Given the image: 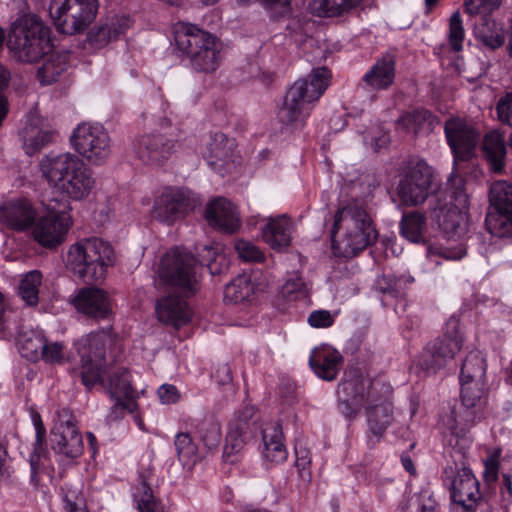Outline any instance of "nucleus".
<instances>
[{"mask_svg": "<svg viewBox=\"0 0 512 512\" xmlns=\"http://www.w3.org/2000/svg\"><path fill=\"white\" fill-rule=\"evenodd\" d=\"M262 237L272 249L281 251L291 243V224L285 216L271 218L262 229Z\"/></svg>", "mask_w": 512, "mask_h": 512, "instance_id": "nucleus-34", "label": "nucleus"}, {"mask_svg": "<svg viewBox=\"0 0 512 512\" xmlns=\"http://www.w3.org/2000/svg\"><path fill=\"white\" fill-rule=\"evenodd\" d=\"M395 56L385 54L378 59L364 74L361 85L369 91H380L388 89L395 79Z\"/></svg>", "mask_w": 512, "mask_h": 512, "instance_id": "nucleus-25", "label": "nucleus"}, {"mask_svg": "<svg viewBox=\"0 0 512 512\" xmlns=\"http://www.w3.org/2000/svg\"><path fill=\"white\" fill-rule=\"evenodd\" d=\"M136 157L147 165H162L175 151L174 140L163 134H148L133 142Z\"/></svg>", "mask_w": 512, "mask_h": 512, "instance_id": "nucleus-19", "label": "nucleus"}, {"mask_svg": "<svg viewBox=\"0 0 512 512\" xmlns=\"http://www.w3.org/2000/svg\"><path fill=\"white\" fill-rule=\"evenodd\" d=\"M437 502L431 494L423 491L414 494L408 501L407 512H435Z\"/></svg>", "mask_w": 512, "mask_h": 512, "instance_id": "nucleus-52", "label": "nucleus"}, {"mask_svg": "<svg viewBox=\"0 0 512 512\" xmlns=\"http://www.w3.org/2000/svg\"><path fill=\"white\" fill-rule=\"evenodd\" d=\"M482 155L489 169L495 174H502L506 166L507 147L503 135L492 130L482 140Z\"/></svg>", "mask_w": 512, "mask_h": 512, "instance_id": "nucleus-29", "label": "nucleus"}, {"mask_svg": "<svg viewBox=\"0 0 512 512\" xmlns=\"http://www.w3.org/2000/svg\"><path fill=\"white\" fill-rule=\"evenodd\" d=\"M363 0H315L314 12L320 17L342 16L361 4Z\"/></svg>", "mask_w": 512, "mask_h": 512, "instance_id": "nucleus-43", "label": "nucleus"}, {"mask_svg": "<svg viewBox=\"0 0 512 512\" xmlns=\"http://www.w3.org/2000/svg\"><path fill=\"white\" fill-rule=\"evenodd\" d=\"M40 359L50 364H61L65 361L64 345L61 342L49 343L45 338V348H43Z\"/></svg>", "mask_w": 512, "mask_h": 512, "instance_id": "nucleus-56", "label": "nucleus"}, {"mask_svg": "<svg viewBox=\"0 0 512 512\" xmlns=\"http://www.w3.org/2000/svg\"><path fill=\"white\" fill-rule=\"evenodd\" d=\"M52 449L67 458H77L84 450L82 436L76 421L68 408L57 411L55 424L51 430Z\"/></svg>", "mask_w": 512, "mask_h": 512, "instance_id": "nucleus-16", "label": "nucleus"}, {"mask_svg": "<svg viewBox=\"0 0 512 512\" xmlns=\"http://www.w3.org/2000/svg\"><path fill=\"white\" fill-rule=\"evenodd\" d=\"M132 24L129 16L126 15H112L91 28L87 34V41L95 48H102L110 41L117 39L123 34Z\"/></svg>", "mask_w": 512, "mask_h": 512, "instance_id": "nucleus-23", "label": "nucleus"}, {"mask_svg": "<svg viewBox=\"0 0 512 512\" xmlns=\"http://www.w3.org/2000/svg\"><path fill=\"white\" fill-rule=\"evenodd\" d=\"M487 364L479 351L469 352L460 369V382L485 383Z\"/></svg>", "mask_w": 512, "mask_h": 512, "instance_id": "nucleus-38", "label": "nucleus"}, {"mask_svg": "<svg viewBox=\"0 0 512 512\" xmlns=\"http://www.w3.org/2000/svg\"><path fill=\"white\" fill-rule=\"evenodd\" d=\"M11 80L9 69L0 63V126L8 113L7 99L4 96V90L8 87Z\"/></svg>", "mask_w": 512, "mask_h": 512, "instance_id": "nucleus-60", "label": "nucleus"}, {"mask_svg": "<svg viewBox=\"0 0 512 512\" xmlns=\"http://www.w3.org/2000/svg\"><path fill=\"white\" fill-rule=\"evenodd\" d=\"M114 401L113 406L107 415L109 422L117 421L122 419L126 412L133 413L137 408L135 398H111Z\"/></svg>", "mask_w": 512, "mask_h": 512, "instance_id": "nucleus-54", "label": "nucleus"}, {"mask_svg": "<svg viewBox=\"0 0 512 512\" xmlns=\"http://www.w3.org/2000/svg\"><path fill=\"white\" fill-rule=\"evenodd\" d=\"M334 319L327 310L313 311L308 317V323L315 328H327L332 326Z\"/></svg>", "mask_w": 512, "mask_h": 512, "instance_id": "nucleus-61", "label": "nucleus"}, {"mask_svg": "<svg viewBox=\"0 0 512 512\" xmlns=\"http://www.w3.org/2000/svg\"><path fill=\"white\" fill-rule=\"evenodd\" d=\"M110 341L108 331L102 329L82 337L77 342L81 362L82 383L91 389L100 381L110 398H135L130 372L123 367L113 369L107 377H102L105 366L106 345Z\"/></svg>", "mask_w": 512, "mask_h": 512, "instance_id": "nucleus-2", "label": "nucleus"}, {"mask_svg": "<svg viewBox=\"0 0 512 512\" xmlns=\"http://www.w3.org/2000/svg\"><path fill=\"white\" fill-rule=\"evenodd\" d=\"M73 304L78 312L96 320L108 319L112 315L109 295L97 287L81 288L74 297Z\"/></svg>", "mask_w": 512, "mask_h": 512, "instance_id": "nucleus-21", "label": "nucleus"}, {"mask_svg": "<svg viewBox=\"0 0 512 512\" xmlns=\"http://www.w3.org/2000/svg\"><path fill=\"white\" fill-rule=\"evenodd\" d=\"M438 223L448 240H462L468 232V220L465 211L443 206L436 215Z\"/></svg>", "mask_w": 512, "mask_h": 512, "instance_id": "nucleus-32", "label": "nucleus"}, {"mask_svg": "<svg viewBox=\"0 0 512 512\" xmlns=\"http://www.w3.org/2000/svg\"><path fill=\"white\" fill-rule=\"evenodd\" d=\"M282 295L289 299L295 300L306 295V284L299 275L287 279L282 286Z\"/></svg>", "mask_w": 512, "mask_h": 512, "instance_id": "nucleus-55", "label": "nucleus"}, {"mask_svg": "<svg viewBox=\"0 0 512 512\" xmlns=\"http://www.w3.org/2000/svg\"><path fill=\"white\" fill-rule=\"evenodd\" d=\"M83 163V160L77 155L66 152L44 156L39 166L42 176L47 180L49 185L58 189L76 169L81 168Z\"/></svg>", "mask_w": 512, "mask_h": 512, "instance_id": "nucleus-20", "label": "nucleus"}, {"mask_svg": "<svg viewBox=\"0 0 512 512\" xmlns=\"http://www.w3.org/2000/svg\"><path fill=\"white\" fill-rule=\"evenodd\" d=\"M174 445L179 461L183 467L191 469L207 455L199 449L189 433L181 432L175 436Z\"/></svg>", "mask_w": 512, "mask_h": 512, "instance_id": "nucleus-36", "label": "nucleus"}, {"mask_svg": "<svg viewBox=\"0 0 512 512\" xmlns=\"http://www.w3.org/2000/svg\"><path fill=\"white\" fill-rule=\"evenodd\" d=\"M377 232L367 211L358 201L340 207L331 228L332 249L335 255L351 258L373 244Z\"/></svg>", "mask_w": 512, "mask_h": 512, "instance_id": "nucleus-3", "label": "nucleus"}, {"mask_svg": "<svg viewBox=\"0 0 512 512\" xmlns=\"http://www.w3.org/2000/svg\"><path fill=\"white\" fill-rule=\"evenodd\" d=\"M42 283V274L38 270L30 271L21 280L19 295L28 306H35L39 302V287Z\"/></svg>", "mask_w": 512, "mask_h": 512, "instance_id": "nucleus-48", "label": "nucleus"}, {"mask_svg": "<svg viewBox=\"0 0 512 512\" xmlns=\"http://www.w3.org/2000/svg\"><path fill=\"white\" fill-rule=\"evenodd\" d=\"M19 351L29 361H37L45 348V337L39 331L23 333L19 338Z\"/></svg>", "mask_w": 512, "mask_h": 512, "instance_id": "nucleus-44", "label": "nucleus"}, {"mask_svg": "<svg viewBox=\"0 0 512 512\" xmlns=\"http://www.w3.org/2000/svg\"><path fill=\"white\" fill-rule=\"evenodd\" d=\"M448 197L449 203L445 206H448L450 209H457L465 211L469 206V197L462 185H454L448 189Z\"/></svg>", "mask_w": 512, "mask_h": 512, "instance_id": "nucleus-57", "label": "nucleus"}, {"mask_svg": "<svg viewBox=\"0 0 512 512\" xmlns=\"http://www.w3.org/2000/svg\"><path fill=\"white\" fill-rule=\"evenodd\" d=\"M474 34L481 48L489 52H494L505 44L504 29L487 19H482V23L475 27Z\"/></svg>", "mask_w": 512, "mask_h": 512, "instance_id": "nucleus-35", "label": "nucleus"}, {"mask_svg": "<svg viewBox=\"0 0 512 512\" xmlns=\"http://www.w3.org/2000/svg\"><path fill=\"white\" fill-rule=\"evenodd\" d=\"M21 137L25 153L32 156L53 141L54 133L30 122L21 131Z\"/></svg>", "mask_w": 512, "mask_h": 512, "instance_id": "nucleus-37", "label": "nucleus"}, {"mask_svg": "<svg viewBox=\"0 0 512 512\" xmlns=\"http://www.w3.org/2000/svg\"><path fill=\"white\" fill-rule=\"evenodd\" d=\"M453 463L443 469V479L450 486L452 502L457 512H476L482 503L479 481L464 461V455L456 451L451 455Z\"/></svg>", "mask_w": 512, "mask_h": 512, "instance_id": "nucleus-8", "label": "nucleus"}, {"mask_svg": "<svg viewBox=\"0 0 512 512\" xmlns=\"http://www.w3.org/2000/svg\"><path fill=\"white\" fill-rule=\"evenodd\" d=\"M70 142L73 149L92 165H102L111 154V138L108 131L99 124H79Z\"/></svg>", "mask_w": 512, "mask_h": 512, "instance_id": "nucleus-11", "label": "nucleus"}, {"mask_svg": "<svg viewBox=\"0 0 512 512\" xmlns=\"http://www.w3.org/2000/svg\"><path fill=\"white\" fill-rule=\"evenodd\" d=\"M343 364V356L330 346H322L312 351L309 357V365L314 373L326 380L336 379Z\"/></svg>", "mask_w": 512, "mask_h": 512, "instance_id": "nucleus-27", "label": "nucleus"}, {"mask_svg": "<svg viewBox=\"0 0 512 512\" xmlns=\"http://www.w3.org/2000/svg\"><path fill=\"white\" fill-rule=\"evenodd\" d=\"M181 294H168L156 303V314L160 322L179 328L191 319V310Z\"/></svg>", "mask_w": 512, "mask_h": 512, "instance_id": "nucleus-24", "label": "nucleus"}, {"mask_svg": "<svg viewBox=\"0 0 512 512\" xmlns=\"http://www.w3.org/2000/svg\"><path fill=\"white\" fill-rule=\"evenodd\" d=\"M255 410L252 406H245L240 409L231 420L230 424H238L239 426H246L247 432H251L250 420L253 418Z\"/></svg>", "mask_w": 512, "mask_h": 512, "instance_id": "nucleus-63", "label": "nucleus"}, {"mask_svg": "<svg viewBox=\"0 0 512 512\" xmlns=\"http://www.w3.org/2000/svg\"><path fill=\"white\" fill-rule=\"evenodd\" d=\"M444 133L454 162H467L476 155L480 133L465 119L450 117L444 124Z\"/></svg>", "mask_w": 512, "mask_h": 512, "instance_id": "nucleus-15", "label": "nucleus"}, {"mask_svg": "<svg viewBox=\"0 0 512 512\" xmlns=\"http://www.w3.org/2000/svg\"><path fill=\"white\" fill-rule=\"evenodd\" d=\"M174 39L177 48L188 58L207 50L222 48L221 41L215 35L186 22L175 25Z\"/></svg>", "mask_w": 512, "mask_h": 512, "instance_id": "nucleus-18", "label": "nucleus"}, {"mask_svg": "<svg viewBox=\"0 0 512 512\" xmlns=\"http://www.w3.org/2000/svg\"><path fill=\"white\" fill-rule=\"evenodd\" d=\"M37 211L27 199L10 200L0 205V223L6 228L22 232L31 228Z\"/></svg>", "mask_w": 512, "mask_h": 512, "instance_id": "nucleus-22", "label": "nucleus"}, {"mask_svg": "<svg viewBox=\"0 0 512 512\" xmlns=\"http://www.w3.org/2000/svg\"><path fill=\"white\" fill-rule=\"evenodd\" d=\"M464 35L461 15L459 12H454L450 17L448 39L455 52L462 50Z\"/></svg>", "mask_w": 512, "mask_h": 512, "instance_id": "nucleus-53", "label": "nucleus"}, {"mask_svg": "<svg viewBox=\"0 0 512 512\" xmlns=\"http://www.w3.org/2000/svg\"><path fill=\"white\" fill-rule=\"evenodd\" d=\"M498 120L507 126L512 127V92L502 96L496 104Z\"/></svg>", "mask_w": 512, "mask_h": 512, "instance_id": "nucleus-58", "label": "nucleus"}, {"mask_svg": "<svg viewBox=\"0 0 512 512\" xmlns=\"http://www.w3.org/2000/svg\"><path fill=\"white\" fill-rule=\"evenodd\" d=\"M140 486L134 493L139 512H164L163 507L156 501L150 483L144 474H140Z\"/></svg>", "mask_w": 512, "mask_h": 512, "instance_id": "nucleus-47", "label": "nucleus"}, {"mask_svg": "<svg viewBox=\"0 0 512 512\" xmlns=\"http://www.w3.org/2000/svg\"><path fill=\"white\" fill-rule=\"evenodd\" d=\"M205 214L208 223L221 231L233 233L240 226L236 207L223 197L212 200L207 205Z\"/></svg>", "mask_w": 512, "mask_h": 512, "instance_id": "nucleus-26", "label": "nucleus"}, {"mask_svg": "<svg viewBox=\"0 0 512 512\" xmlns=\"http://www.w3.org/2000/svg\"><path fill=\"white\" fill-rule=\"evenodd\" d=\"M200 268V262L192 253L185 249H172L161 259L159 282L182 296H193L200 288Z\"/></svg>", "mask_w": 512, "mask_h": 512, "instance_id": "nucleus-7", "label": "nucleus"}, {"mask_svg": "<svg viewBox=\"0 0 512 512\" xmlns=\"http://www.w3.org/2000/svg\"><path fill=\"white\" fill-rule=\"evenodd\" d=\"M461 401L466 408H476L481 405L484 396L485 383H474V381L460 382Z\"/></svg>", "mask_w": 512, "mask_h": 512, "instance_id": "nucleus-50", "label": "nucleus"}, {"mask_svg": "<svg viewBox=\"0 0 512 512\" xmlns=\"http://www.w3.org/2000/svg\"><path fill=\"white\" fill-rule=\"evenodd\" d=\"M116 262L113 246L99 237H85L67 250V268L85 283H98L106 278L108 269Z\"/></svg>", "mask_w": 512, "mask_h": 512, "instance_id": "nucleus-5", "label": "nucleus"}, {"mask_svg": "<svg viewBox=\"0 0 512 512\" xmlns=\"http://www.w3.org/2000/svg\"><path fill=\"white\" fill-rule=\"evenodd\" d=\"M194 206L195 202L189 191L168 187L154 202L152 216L162 223L172 225L183 218Z\"/></svg>", "mask_w": 512, "mask_h": 512, "instance_id": "nucleus-17", "label": "nucleus"}, {"mask_svg": "<svg viewBox=\"0 0 512 512\" xmlns=\"http://www.w3.org/2000/svg\"><path fill=\"white\" fill-rule=\"evenodd\" d=\"M206 453L216 450L221 442V425L213 416H205L195 427Z\"/></svg>", "mask_w": 512, "mask_h": 512, "instance_id": "nucleus-39", "label": "nucleus"}, {"mask_svg": "<svg viewBox=\"0 0 512 512\" xmlns=\"http://www.w3.org/2000/svg\"><path fill=\"white\" fill-rule=\"evenodd\" d=\"M8 47L17 61L37 62L52 48L50 29L38 16L23 15L11 27Z\"/></svg>", "mask_w": 512, "mask_h": 512, "instance_id": "nucleus-6", "label": "nucleus"}, {"mask_svg": "<svg viewBox=\"0 0 512 512\" xmlns=\"http://www.w3.org/2000/svg\"><path fill=\"white\" fill-rule=\"evenodd\" d=\"M437 123L438 118L432 112L421 108L402 115L397 121V126L414 136H418L431 133Z\"/></svg>", "mask_w": 512, "mask_h": 512, "instance_id": "nucleus-33", "label": "nucleus"}, {"mask_svg": "<svg viewBox=\"0 0 512 512\" xmlns=\"http://www.w3.org/2000/svg\"><path fill=\"white\" fill-rule=\"evenodd\" d=\"M263 457L274 464L283 463L288 456L285 444L283 443L282 427L279 423L267 425L262 432Z\"/></svg>", "mask_w": 512, "mask_h": 512, "instance_id": "nucleus-31", "label": "nucleus"}, {"mask_svg": "<svg viewBox=\"0 0 512 512\" xmlns=\"http://www.w3.org/2000/svg\"><path fill=\"white\" fill-rule=\"evenodd\" d=\"M412 277H395L392 275H382L376 281V288L379 292L392 295L394 297L401 296L408 284L413 282Z\"/></svg>", "mask_w": 512, "mask_h": 512, "instance_id": "nucleus-49", "label": "nucleus"}, {"mask_svg": "<svg viewBox=\"0 0 512 512\" xmlns=\"http://www.w3.org/2000/svg\"><path fill=\"white\" fill-rule=\"evenodd\" d=\"M70 210L69 204H66L62 210L48 207L47 213L36 218L31 227L33 239L46 249H56L60 246L73 224Z\"/></svg>", "mask_w": 512, "mask_h": 512, "instance_id": "nucleus-13", "label": "nucleus"}, {"mask_svg": "<svg viewBox=\"0 0 512 512\" xmlns=\"http://www.w3.org/2000/svg\"><path fill=\"white\" fill-rule=\"evenodd\" d=\"M65 57L59 54H50L38 68L37 76L42 84L50 85L58 80L66 70Z\"/></svg>", "mask_w": 512, "mask_h": 512, "instance_id": "nucleus-45", "label": "nucleus"}, {"mask_svg": "<svg viewBox=\"0 0 512 512\" xmlns=\"http://www.w3.org/2000/svg\"><path fill=\"white\" fill-rule=\"evenodd\" d=\"M254 294V285L247 274L238 275L224 290V300L230 303H241L249 300Z\"/></svg>", "mask_w": 512, "mask_h": 512, "instance_id": "nucleus-41", "label": "nucleus"}, {"mask_svg": "<svg viewBox=\"0 0 512 512\" xmlns=\"http://www.w3.org/2000/svg\"><path fill=\"white\" fill-rule=\"evenodd\" d=\"M235 250L240 259L246 262H263L264 253L258 246L244 239H237L234 244Z\"/></svg>", "mask_w": 512, "mask_h": 512, "instance_id": "nucleus-51", "label": "nucleus"}, {"mask_svg": "<svg viewBox=\"0 0 512 512\" xmlns=\"http://www.w3.org/2000/svg\"><path fill=\"white\" fill-rule=\"evenodd\" d=\"M344 375L337 389L338 395L344 396L341 401L346 409L344 413L350 416L347 412L350 409L349 401L365 405L369 427L367 443L374 447L393 421V406L388 399L392 392L391 387L379 380L365 378L356 368L349 369Z\"/></svg>", "mask_w": 512, "mask_h": 512, "instance_id": "nucleus-1", "label": "nucleus"}, {"mask_svg": "<svg viewBox=\"0 0 512 512\" xmlns=\"http://www.w3.org/2000/svg\"><path fill=\"white\" fill-rule=\"evenodd\" d=\"M295 455H296L295 465L300 472V476L302 478H305L306 469L309 466V464L311 463L309 451H307L305 448H302V447L296 448Z\"/></svg>", "mask_w": 512, "mask_h": 512, "instance_id": "nucleus-64", "label": "nucleus"}, {"mask_svg": "<svg viewBox=\"0 0 512 512\" xmlns=\"http://www.w3.org/2000/svg\"><path fill=\"white\" fill-rule=\"evenodd\" d=\"M459 319L455 316L446 322L443 336L428 343L418 358V365L427 372L443 368L462 349L463 336Z\"/></svg>", "mask_w": 512, "mask_h": 512, "instance_id": "nucleus-10", "label": "nucleus"}, {"mask_svg": "<svg viewBox=\"0 0 512 512\" xmlns=\"http://www.w3.org/2000/svg\"><path fill=\"white\" fill-rule=\"evenodd\" d=\"M489 200L495 211L486 216L487 230L498 238H512V183L505 180L494 182L490 187Z\"/></svg>", "mask_w": 512, "mask_h": 512, "instance_id": "nucleus-12", "label": "nucleus"}, {"mask_svg": "<svg viewBox=\"0 0 512 512\" xmlns=\"http://www.w3.org/2000/svg\"><path fill=\"white\" fill-rule=\"evenodd\" d=\"M501 0H465L466 11L471 14L490 13L498 8Z\"/></svg>", "mask_w": 512, "mask_h": 512, "instance_id": "nucleus-59", "label": "nucleus"}, {"mask_svg": "<svg viewBox=\"0 0 512 512\" xmlns=\"http://www.w3.org/2000/svg\"><path fill=\"white\" fill-rule=\"evenodd\" d=\"M425 229L426 218L420 212L413 211L403 215L400 222V233L410 242H423Z\"/></svg>", "mask_w": 512, "mask_h": 512, "instance_id": "nucleus-40", "label": "nucleus"}, {"mask_svg": "<svg viewBox=\"0 0 512 512\" xmlns=\"http://www.w3.org/2000/svg\"><path fill=\"white\" fill-rule=\"evenodd\" d=\"M222 59V48L207 50L189 58L192 69L205 74L214 73L220 67Z\"/></svg>", "mask_w": 512, "mask_h": 512, "instance_id": "nucleus-46", "label": "nucleus"}, {"mask_svg": "<svg viewBox=\"0 0 512 512\" xmlns=\"http://www.w3.org/2000/svg\"><path fill=\"white\" fill-rule=\"evenodd\" d=\"M158 396L163 404H174L179 401L180 393L176 386L172 384H163L158 388Z\"/></svg>", "mask_w": 512, "mask_h": 512, "instance_id": "nucleus-62", "label": "nucleus"}, {"mask_svg": "<svg viewBox=\"0 0 512 512\" xmlns=\"http://www.w3.org/2000/svg\"><path fill=\"white\" fill-rule=\"evenodd\" d=\"M331 71L326 67L314 68L306 78L295 81L287 90L277 118L291 127H302L309 117L314 103L319 100L330 84Z\"/></svg>", "mask_w": 512, "mask_h": 512, "instance_id": "nucleus-4", "label": "nucleus"}, {"mask_svg": "<svg viewBox=\"0 0 512 512\" xmlns=\"http://www.w3.org/2000/svg\"><path fill=\"white\" fill-rule=\"evenodd\" d=\"M95 185L92 170L85 163L76 169L58 190L71 200L80 201L89 196Z\"/></svg>", "mask_w": 512, "mask_h": 512, "instance_id": "nucleus-30", "label": "nucleus"}, {"mask_svg": "<svg viewBox=\"0 0 512 512\" xmlns=\"http://www.w3.org/2000/svg\"><path fill=\"white\" fill-rule=\"evenodd\" d=\"M436 189L437 184L434 182L432 168L421 160L411 166L400 180L397 194L403 204L417 206L422 204Z\"/></svg>", "mask_w": 512, "mask_h": 512, "instance_id": "nucleus-14", "label": "nucleus"}, {"mask_svg": "<svg viewBox=\"0 0 512 512\" xmlns=\"http://www.w3.org/2000/svg\"><path fill=\"white\" fill-rule=\"evenodd\" d=\"M98 8V0H52L49 13L59 32L74 35L88 28Z\"/></svg>", "mask_w": 512, "mask_h": 512, "instance_id": "nucleus-9", "label": "nucleus"}, {"mask_svg": "<svg viewBox=\"0 0 512 512\" xmlns=\"http://www.w3.org/2000/svg\"><path fill=\"white\" fill-rule=\"evenodd\" d=\"M251 432H247L246 426L238 424H229L224 446L223 457L226 461L233 463L235 460L231 457L240 453L245 447Z\"/></svg>", "mask_w": 512, "mask_h": 512, "instance_id": "nucleus-42", "label": "nucleus"}, {"mask_svg": "<svg viewBox=\"0 0 512 512\" xmlns=\"http://www.w3.org/2000/svg\"><path fill=\"white\" fill-rule=\"evenodd\" d=\"M236 142L221 132L211 135L204 154L209 166L220 173L231 161H233Z\"/></svg>", "mask_w": 512, "mask_h": 512, "instance_id": "nucleus-28", "label": "nucleus"}]
</instances>
